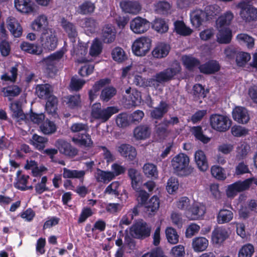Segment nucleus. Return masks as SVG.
I'll return each mask as SVG.
<instances>
[{"label": "nucleus", "mask_w": 257, "mask_h": 257, "mask_svg": "<svg viewBox=\"0 0 257 257\" xmlns=\"http://www.w3.org/2000/svg\"><path fill=\"white\" fill-rule=\"evenodd\" d=\"M117 151L120 155L126 159L133 161L137 156L136 149L128 144H122L117 148Z\"/></svg>", "instance_id": "20"}, {"label": "nucleus", "mask_w": 257, "mask_h": 257, "mask_svg": "<svg viewBox=\"0 0 257 257\" xmlns=\"http://www.w3.org/2000/svg\"><path fill=\"white\" fill-rule=\"evenodd\" d=\"M21 49L28 53L40 55L42 53L43 50L39 46L36 44H31L28 42H23L20 45Z\"/></svg>", "instance_id": "36"}, {"label": "nucleus", "mask_w": 257, "mask_h": 257, "mask_svg": "<svg viewBox=\"0 0 257 257\" xmlns=\"http://www.w3.org/2000/svg\"><path fill=\"white\" fill-rule=\"evenodd\" d=\"M160 206V200L157 196H153L145 204V212L149 215H154Z\"/></svg>", "instance_id": "27"}, {"label": "nucleus", "mask_w": 257, "mask_h": 257, "mask_svg": "<svg viewBox=\"0 0 257 257\" xmlns=\"http://www.w3.org/2000/svg\"><path fill=\"white\" fill-rule=\"evenodd\" d=\"M7 27L15 37H19L22 34V28L16 18L9 17L7 20Z\"/></svg>", "instance_id": "23"}, {"label": "nucleus", "mask_w": 257, "mask_h": 257, "mask_svg": "<svg viewBox=\"0 0 257 257\" xmlns=\"http://www.w3.org/2000/svg\"><path fill=\"white\" fill-rule=\"evenodd\" d=\"M233 17L234 15L231 12H226L217 19L216 21L217 28H227L226 26L230 25Z\"/></svg>", "instance_id": "38"}, {"label": "nucleus", "mask_w": 257, "mask_h": 257, "mask_svg": "<svg viewBox=\"0 0 257 257\" xmlns=\"http://www.w3.org/2000/svg\"><path fill=\"white\" fill-rule=\"evenodd\" d=\"M55 146L61 154L66 156L74 157L78 153L77 150L65 140H58L55 143Z\"/></svg>", "instance_id": "13"}, {"label": "nucleus", "mask_w": 257, "mask_h": 257, "mask_svg": "<svg viewBox=\"0 0 257 257\" xmlns=\"http://www.w3.org/2000/svg\"><path fill=\"white\" fill-rule=\"evenodd\" d=\"M119 5L122 10L125 13L137 15L141 10L140 4L136 1H122Z\"/></svg>", "instance_id": "14"}, {"label": "nucleus", "mask_w": 257, "mask_h": 257, "mask_svg": "<svg viewBox=\"0 0 257 257\" xmlns=\"http://www.w3.org/2000/svg\"><path fill=\"white\" fill-rule=\"evenodd\" d=\"M67 106L71 109H77L81 106V100L79 94L70 95L65 97Z\"/></svg>", "instance_id": "33"}, {"label": "nucleus", "mask_w": 257, "mask_h": 257, "mask_svg": "<svg viewBox=\"0 0 257 257\" xmlns=\"http://www.w3.org/2000/svg\"><path fill=\"white\" fill-rule=\"evenodd\" d=\"M208 240L204 237H197L192 240V248L195 252L205 250L208 246Z\"/></svg>", "instance_id": "30"}, {"label": "nucleus", "mask_w": 257, "mask_h": 257, "mask_svg": "<svg viewBox=\"0 0 257 257\" xmlns=\"http://www.w3.org/2000/svg\"><path fill=\"white\" fill-rule=\"evenodd\" d=\"M211 173L213 177L219 180H224L227 178L224 169L217 165L211 167Z\"/></svg>", "instance_id": "51"}, {"label": "nucleus", "mask_w": 257, "mask_h": 257, "mask_svg": "<svg viewBox=\"0 0 257 257\" xmlns=\"http://www.w3.org/2000/svg\"><path fill=\"white\" fill-rule=\"evenodd\" d=\"M232 117L234 120L240 123H246L249 120V116L247 109L241 106L236 107L233 110Z\"/></svg>", "instance_id": "15"}, {"label": "nucleus", "mask_w": 257, "mask_h": 257, "mask_svg": "<svg viewBox=\"0 0 257 257\" xmlns=\"http://www.w3.org/2000/svg\"><path fill=\"white\" fill-rule=\"evenodd\" d=\"M116 32L113 26L110 24L105 25L102 32V40L104 43H110L115 38Z\"/></svg>", "instance_id": "29"}, {"label": "nucleus", "mask_w": 257, "mask_h": 257, "mask_svg": "<svg viewBox=\"0 0 257 257\" xmlns=\"http://www.w3.org/2000/svg\"><path fill=\"white\" fill-rule=\"evenodd\" d=\"M171 6L170 3L166 1H161L155 5V10L160 14H168L170 12Z\"/></svg>", "instance_id": "55"}, {"label": "nucleus", "mask_w": 257, "mask_h": 257, "mask_svg": "<svg viewBox=\"0 0 257 257\" xmlns=\"http://www.w3.org/2000/svg\"><path fill=\"white\" fill-rule=\"evenodd\" d=\"M42 49L48 51H54L57 47L58 39L56 31L49 28L41 33L39 39Z\"/></svg>", "instance_id": "3"}, {"label": "nucleus", "mask_w": 257, "mask_h": 257, "mask_svg": "<svg viewBox=\"0 0 257 257\" xmlns=\"http://www.w3.org/2000/svg\"><path fill=\"white\" fill-rule=\"evenodd\" d=\"M251 58L249 53L240 52L236 54V62L238 66H242L245 65Z\"/></svg>", "instance_id": "64"}, {"label": "nucleus", "mask_w": 257, "mask_h": 257, "mask_svg": "<svg viewBox=\"0 0 257 257\" xmlns=\"http://www.w3.org/2000/svg\"><path fill=\"white\" fill-rule=\"evenodd\" d=\"M42 132L45 135H51L56 132L57 127L55 123L49 120H46L40 126Z\"/></svg>", "instance_id": "52"}, {"label": "nucleus", "mask_w": 257, "mask_h": 257, "mask_svg": "<svg viewBox=\"0 0 257 257\" xmlns=\"http://www.w3.org/2000/svg\"><path fill=\"white\" fill-rule=\"evenodd\" d=\"M170 50V46L164 43L158 44L152 52L153 56L157 58L166 57Z\"/></svg>", "instance_id": "31"}, {"label": "nucleus", "mask_w": 257, "mask_h": 257, "mask_svg": "<svg viewBox=\"0 0 257 257\" xmlns=\"http://www.w3.org/2000/svg\"><path fill=\"white\" fill-rule=\"evenodd\" d=\"M211 127L218 132H225L229 130L231 125V120L226 115L214 113L209 117Z\"/></svg>", "instance_id": "5"}, {"label": "nucleus", "mask_w": 257, "mask_h": 257, "mask_svg": "<svg viewBox=\"0 0 257 257\" xmlns=\"http://www.w3.org/2000/svg\"><path fill=\"white\" fill-rule=\"evenodd\" d=\"M119 109L115 106H108L102 108L100 103L93 104L91 108V115L93 118L98 119L102 122L108 120L114 114L118 112Z\"/></svg>", "instance_id": "4"}, {"label": "nucleus", "mask_w": 257, "mask_h": 257, "mask_svg": "<svg viewBox=\"0 0 257 257\" xmlns=\"http://www.w3.org/2000/svg\"><path fill=\"white\" fill-rule=\"evenodd\" d=\"M85 174L84 170H70L66 168H63V177L64 178L83 179Z\"/></svg>", "instance_id": "43"}, {"label": "nucleus", "mask_w": 257, "mask_h": 257, "mask_svg": "<svg viewBox=\"0 0 257 257\" xmlns=\"http://www.w3.org/2000/svg\"><path fill=\"white\" fill-rule=\"evenodd\" d=\"M120 183L118 181L112 182L105 189L104 193L117 196L119 195Z\"/></svg>", "instance_id": "59"}, {"label": "nucleus", "mask_w": 257, "mask_h": 257, "mask_svg": "<svg viewBox=\"0 0 257 257\" xmlns=\"http://www.w3.org/2000/svg\"><path fill=\"white\" fill-rule=\"evenodd\" d=\"M134 135L137 140H144L150 136V130L147 125H140L134 130Z\"/></svg>", "instance_id": "42"}, {"label": "nucleus", "mask_w": 257, "mask_h": 257, "mask_svg": "<svg viewBox=\"0 0 257 257\" xmlns=\"http://www.w3.org/2000/svg\"><path fill=\"white\" fill-rule=\"evenodd\" d=\"M168 110V105L164 101H161L159 106L151 111V115L155 119H160L167 113Z\"/></svg>", "instance_id": "37"}, {"label": "nucleus", "mask_w": 257, "mask_h": 257, "mask_svg": "<svg viewBox=\"0 0 257 257\" xmlns=\"http://www.w3.org/2000/svg\"><path fill=\"white\" fill-rule=\"evenodd\" d=\"M233 218V213L231 210L222 209L219 210L217 216V221L219 224H223L230 222Z\"/></svg>", "instance_id": "34"}, {"label": "nucleus", "mask_w": 257, "mask_h": 257, "mask_svg": "<svg viewBox=\"0 0 257 257\" xmlns=\"http://www.w3.org/2000/svg\"><path fill=\"white\" fill-rule=\"evenodd\" d=\"M65 51L60 50L51 54L43 60V63L47 69H51L54 67L57 62L63 57Z\"/></svg>", "instance_id": "18"}, {"label": "nucleus", "mask_w": 257, "mask_h": 257, "mask_svg": "<svg viewBox=\"0 0 257 257\" xmlns=\"http://www.w3.org/2000/svg\"><path fill=\"white\" fill-rule=\"evenodd\" d=\"M85 30L92 33L94 32L98 26L96 21L92 18H85L82 24Z\"/></svg>", "instance_id": "62"}, {"label": "nucleus", "mask_w": 257, "mask_h": 257, "mask_svg": "<svg viewBox=\"0 0 257 257\" xmlns=\"http://www.w3.org/2000/svg\"><path fill=\"white\" fill-rule=\"evenodd\" d=\"M250 181L245 179L244 181H238L228 185L226 194L227 197L233 198L236 196L239 192L248 190L249 188Z\"/></svg>", "instance_id": "9"}, {"label": "nucleus", "mask_w": 257, "mask_h": 257, "mask_svg": "<svg viewBox=\"0 0 257 257\" xmlns=\"http://www.w3.org/2000/svg\"><path fill=\"white\" fill-rule=\"evenodd\" d=\"M60 25L64 31L71 39H74L78 34L76 25L65 18L61 20Z\"/></svg>", "instance_id": "22"}, {"label": "nucleus", "mask_w": 257, "mask_h": 257, "mask_svg": "<svg viewBox=\"0 0 257 257\" xmlns=\"http://www.w3.org/2000/svg\"><path fill=\"white\" fill-rule=\"evenodd\" d=\"M151 227L143 220H139L130 228V233L133 237L144 239L150 235Z\"/></svg>", "instance_id": "7"}, {"label": "nucleus", "mask_w": 257, "mask_h": 257, "mask_svg": "<svg viewBox=\"0 0 257 257\" xmlns=\"http://www.w3.org/2000/svg\"><path fill=\"white\" fill-rule=\"evenodd\" d=\"M46 99H47L46 104V110L47 112L49 113L55 112L58 103L57 98L55 96L51 95Z\"/></svg>", "instance_id": "56"}, {"label": "nucleus", "mask_w": 257, "mask_h": 257, "mask_svg": "<svg viewBox=\"0 0 257 257\" xmlns=\"http://www.w3.org/2000/svg\"><path fill=\"white\" fill-rule=\"evenodd\" d=\"M151 47V40L148 37L142 36L134 42L132 50L136 55L143 56L149 51Z\"/></svg>", "instance_id": "8"}, {"label": "nucleus", "mask_w": 257, "mask_h": 257, "mask_svg": "<svg viewBox=\"0 0 257 257\" xmlns=\"http://www.w3.org/2000/svg\"><path fill=\"white\" fill-rule=\"evenodd\" d=\"M181 71V67L179 63L174 62L170 67L163 71L157 73L154 77L148 80V85L157 88L160 83H165L172 79Z\"/></svg>", "instance_id": "2"}, {"label": "nucleus", "mask_w": 257, "mask_h": 257, "mask_svg": "<svg viewBox=\"0 0 257 257\" xmlns=\"http://www.w3.org/2000/svg\"><path fill=\"white\" fill-rule=\"evenodd\" d=\"M254 252L253 246L250 243L244 245L240 249L238 257H251Z\"/></svg>", "instance_id": "57"}, {"label": "nucleus", "mask_w": 257, "mask_h": 257, "mask_svg": "<svg viewBox=\"0 0 257 257\" xmlns=\"http://www.w3.org/2000/svg\"><path fill=\"white\" fill-rule=\"evenodd\" d=\"M18 75L17 66L12 67L10 71L1 76V79L5 81L15 82Z\"/></svg>", "instance_id": "61"}, {"label": "nucleus", "mask_w": 257, "mask_h": 257, "mask_svg": "<svg viewBox=\"0 0 257 257\" xmlns=\"http://www.w3.org/2000/svg\"><path fill=\"white\" fill-rule=\"evenodd\" d=\"M49 20L48 17L44 14H41L38 16L32 22L31 28L36 32H44V30H47L49 28Z\"/></svg>", "instance_id": "12"}, {"label": "nucleus", "mask_w": 257, "mask_h": 257, "mask_svg": "<svg viewBox=\"0 0 257 257\" xmlns=\"http://www.w3.org/2000/svg\"><path fill=\"white\" fill-rule=\"evenodd\" d=\"M176 206L178 209L187 212L190 210L191 206L190 200L187 197H182L176 202Z\"/></svg>", "instance_id": "63"}, {"label": "nucleus", "mask_w": 257, "mask_h": 257, "mask_svg": "<svg viewBox=\"0 0 257 257\" xmlns=\"http://www.w3.org/2000/svg\"><path fill=\"white\" fill-rule=\"evenodd\" d=\"M102 49L101 42L95 39L92 42L89 50V54L92 57H95L99 55Z\"/></svg>", "instance_id": "58"}, {"label": "nucleus", "mask_w": 257, "mask_h": 257, "mask_svg": "<svg viewBox=\"0 0 257 257\" xmlns=\"http://www.w3.org/2000/svg\"><path fill=\"white\" fill-rule=\"evenodd\" d=\"M206 212V207L201 203L195 202L191 206L190 210L185 212V215L190 220L201 218Z\"/></svg>", "instance_id": "10"}, {"label": "nucleus", "mask_w": 257, "mask_h": 257, "mask_svg": "<svg viewBox=\"0 0 257 257\" xmlns=\"http://www.w3.org/2000/svg\"><path fill=\"white\" fill-rule=\"evenodd\" d=\"M175 30L176 33L182 36H188L192 33V30L187 27L184 22L177 21L174 23Z\"/></svg>", "instance_id": "48"}, {"label": "nucleus", "mask_w": 257, "mask_h": 257, "mask_svg": "<svg viewBox=\"0 0 257 257\" xmlns=\"http://www.w3.org/2000/svg\"><path fill=\"white\" fill-rule=\"evenodd\" d=\"M10 109L12 112V117L18 122L24 120L26 115L22 108V103L19 101H16L11 103Z\"/></svg>", "instance_id": "19"}, {"label": "nucleus", "mask_w": 257, "mask_h": 257, "mask_svg": "<svg viewBox=\"0 0 257 257\" xmlns=\"http://www.w3.org/2000/svg\"><path fill=\"white\" fill-rule=\"evenodd\" d=\"M171 167L175 174L182 177L190 175L194 170L190 165L189 157L184 153H179L172 158Z\"/></svg>", "instance_id": "1"}, {"label": "nucleus", "mask_w": 257, "mask_h": 257, "mask_svg": "<svg viewBox=\"0 0 257 257\" xmlns=\"http://www.w3.org/2000/svg\"><path fill=\"white\" fill-rule=\"evenodd\" d=\"M249 150V146L245 142L240 143L236 148V158L238 160L245 158Z\"/></svg>", "instance_id": "53"}, {"label": "nucleus", "mask_w": 257, "mask_h": 257, "mask_svg": "<svg viewBox=\"0 0 257 257\" xmlns=\"http://www.w3.org/2000/svg\"><path fill=\"white\" fill-rule=\"evenodd\" d=\"M183 64L188 69H191L200 64V61L196 58L189 55H184L182 57Z\"/></svg>", "instance_id": "54"}, {"label": "nucleus", "mask_w": 257, "mask_h": 257, "mask_svg": "<svg viewBox=\"0 0 257 257\" xmlns=\"http://www.w3.org/2000/svg\"><path fill=\"white\" fill-rule=\"evenodd\" d=\"M236 7L240 9L239 14L243 21L250 23L257 20V9L249 3L241 1Z\"/></svg>", "instance_id": "6"}, {"label": "nucleus", "mask_w": 257, "mask_h": 257, "mask_svg": "<svg viewBox=\"0 0 257 257\" xmlns=\"http://www.w3.org/2000/svg\"><path fill=\"white\" fill-rule=\"evenodd\" d=\"M143 172L148 178H157L158 172L156 166L152 163H146L143 167Z\"/></svg>", "instance_id": "47"}, {"label": "nucleus", "mask_w": 257, "mask_h": 257, "mask_svg": "<svg viewBox=\"0 0 257 257\" xmlns=\"http://www.w3.org/2000/svg\"><path fill=\"white\" fill-rule=\"evenodd\" d=\"M190 20L193 26L198 28L200 26L202 23L207 21L206 16L201 10H195L190 14Z\"/></svg>", "instance_id": "24"}, {"label": "nucleus", "mask_w": 257, "mask_h": 257, "mask_svg": "<svg viewBox=\"0 0 257 257\" xmlns=\"http://www.w3.org/2000/svg\"><path fill=\"white\" fill-rule=\"evenodd\" d=\"M218 32L216 35V40L220 44H228L232 38L231 31L228 28H217Z\"/></svg>", "instance_id": "28"}, {"label": "nucleus", "mask_w": 257, "mask_h": 257, "mask_svg": "<svg viewBox=\"0 0 257 257\" xmlns=\"http://www.w3.org/2000/svg\"><path fill=\"white\" fill-rule=\"evenodd\" d=\"M115 177L114 174L110 171H104L98 169L95 174V178L97 182L108 183Z\"/></svg>", "instance_id": "41"}, {"label": "nucleus", "mask_w": 257, "mask_h": 257, "mask_svg": "<svg viewBox=\"0 0 257 257\" xmlns=\"http://www.w3.org/2000/svg\"><path fill=\"white\" fill-rule=\"evenodd\" d=\"M111 56L112 59L118 62H122L127 59L126 53L119 47H116L112 50Z\"/></svg>", "instance_id": "49"}, {"label": "nucleus", "mask_w": 257, "mask_h": 257, "mask_svg": "<svg viewBox=\"0 0 257 257\" xmlns=\"http://www.w3.org/2000/svg\"><path fill=\"white\" fill-rule=\"evenodd\" d=\"M150 27V23L146 19L137 17L130 23L131 30L136 34H141L147 32Z\"/></svg>", "instance_id": "11"}, {"label": "nucleus", "mask_w": 257, "mask_h": 257, "mask_svg": "<svg viewBox=\"0 0 257 257\" xmlns=\"http://www.w3.org/2000/svg\"><path fill=\"white\" fill-rule=\"evenodd\" d=\"M166 238L171 244H176L179 242V236L176 229L172 227H168L165 230Z\"/></svg>", "instance_id": "50"}, {"label": "nucleus", "mask_w": 257, "mask_h": 257, "mask_svg": "<svg viewBox=\"0 0 257 257\" xmlns=\"http://www.w3.org/2000/svg\"><path fill=\"white\" fill-rule=\"evenodd\" d=\"M14 5L17 10L22 13L29 14L34 11L31 0H14Z\"/></svg>", "instance_id": "16"}, {"label": "nucleus", "mask_w": 257, "mask_h": 257, "mask_svg": "<svg viewBox=\"0 0 257 257\" xmlns=\"http://www.w3.org/2000/svg\"><path fill=\"white\" fill-rule=\"evenodd\" d=\"M228 236L226 229L222 227L216 228L212 232V240L216 244L223 242Z\"/></svg>", "instance_id": "32"}, {"label": "nucleus", "mask_w": 257, "mask_h": 257, "mask_svg": "<svg viewBox=\"0 0 257 257\" xmlns=\"http://www.w3.org/2000/svg\"><path fill=\"white\" fill-rule=\"evenodd\" d=\"M72 141L81 147L90 148L93 146V142L87 132L81 134L77 138H73Z\"/></svg>", "instance_id": "21"}, {"label": "nucleus", "mask_w": 257, "mask_h": 257, "mask_svg": "<svg viewBox=\"0 0 257 257\" xmlns=\"http://www.w3.org/2000/svg\"><path fill=\"white\" fill-rule=\"evenodd\" d=\"M29 176L28 175H22V171L18 170L17 172V178L15 187L22 191L26 190V185H27Z\"/></svg>", "instance_id": "44"}, {"label": "nucleus", "mask_w": 257, "mask_h": 257, "mask_svg": "<svg viewBox=\"0 0 257 257\" xmlns=\"http://www.w3.org/2000/svg\"><path fill=\"white\" fill-rule=\"evenodd\" d=\"M153 28L158 32L164 33L168 31V26L166 22L161 19H156L153 23Z\"/></svg>", "instance_id": "60"}, {"label": "nucleus", "mask_w": 257, "mask_h": 257, "mask_svg": "<svg viewBox=\"0 0 257 257\" xmlns=\"http://www.w3.org/2000/svg\"><path fill=\"white\" fill-rule=\"evenodd\" d=\"M95 8L94 4L92 2H85L76 8V12L79 14L88 15L93 13Z\"/></svg>", "instance_id": "45"}, {"label": "nucleus", "mask_w": 257, "mask_h": 257, "mask_svg": "<svg viewBox=\"0 0 257 257\" xmlns=\"http://www.w3.org/2000/svg\"><path fill=\"white\" fill-rule=\"evenodd\" d=\"M194 160L198 169L201 172L206 171L209 168L208 161L204 152L198 150L194 154Z\"/></svg>", "instance_id": "17"}, {"label": "nucleus", "mask_w": 257, "mask_h": 257, "mask_svg": "<svg viewBox=\"0 0 257 257\" xmlns=\"http://www.w3.org/2000/svg\"><path fill=\"white\" fill-rule=\"evenodd\" d=\"M116 94V89L112 86L103 88L100 95V99L103 102H107Z\"/></svg>", "instance_id": "46"}, {"label": "nucleus", "mask_w": 257, "mask_h": 257, "mask_svg": "<svg viewBox=\"0 0 257 257\" xmlns=\"http://www.w3.org/2000/svg\"><path fill=\"white\" fill-rule=\"evenodd\" d=\"M109 79L105 78L96 81L93 85L92 88L89 91V98L91 101H93L98 95L99 90L104 85L109 84Z\"/></svg>", "instance_id": "26"}, {"label": "nucleus", "mask_w": 257, "mask_h": 257, "mask_svg": "<svg viewBox=\"0 0 257 257\" xmlns=\"http://www.w3.org/2000/svg\"><path fill=\"white\" fill-rule=\"evenodd\" d=\"M36 93L39 98L47 99L52 95L51 86L48 84L38 85L36 87Z\"/></svg>", "instance_id": "39"}, {"label": "nucleus", "mask_w": 257, "mask_h": 257, "mask_svg": "<svg viewBox=\"0 0 257 257\" xmlns=\"http://www.w3.org/2000/svg\"><path fill=\"white\" fill-rule=\"evenodd\" d=\"M47 142L48 139L47 138L39 136L37 134L33 135L32 139L30 140L31 144L38 150H43Z\"/></svg>", "instance_id": "40"}, {"label": "nucleus", "mask_w": 257, "mask_h": 257, "mask_svg": "<svg viewBox=\"0 0 257 257\" xmlns=\"http://www.w3.org/2000/svg\"><path fill=\"white\" fill-rule=\"evenodd\" d=\"M199 68L201 73L211 74L218 71L220 69V65L217 61L210 60L204 64L201 65Z\"/></svg>", "instance_id": "25"}, {"label": "nucleus", "mask_w": 257, "mask_h": 257, "mask_svg": "<svg viewBox=\"0 0 257 257\" xmlns=\"http://www.w3.org/2000/svg\"><path fill=\"white\" fill-rule=\"evenodd\" d=\"M21 92V88L17 85L9 86L2 89L3 95L8 97L10 101L12 100L13 97L19 95Z\"/></svg>", "instance_id": "35"}]
</instances>
